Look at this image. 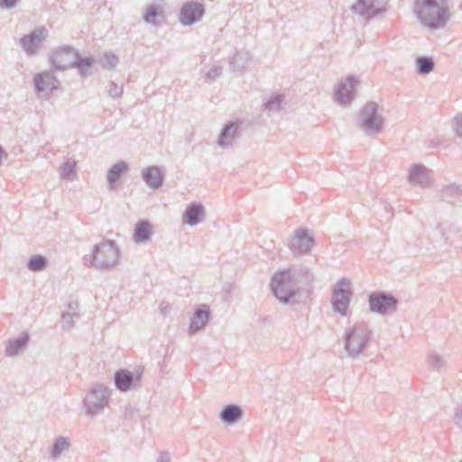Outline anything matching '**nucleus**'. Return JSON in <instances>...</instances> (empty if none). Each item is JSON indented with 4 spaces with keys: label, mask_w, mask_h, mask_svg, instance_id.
<instances>
[{
    "label": "nucleus",
    "mask_w": 462,
    "mask_h": 462,
    "mask_svg": "<svg viewBox=\"0 0 462 462\" xmlns=\"http://www.w3.org/2000/svg\"><path fill=\"white\" fill-rule=\"evenodd\" d=\"M33 88L37 93L45 91L53 92L60 89V82L53 72L43 70L34 74Z\"/></svg>",
    "instance_id": "ddd939ff"
},
{
    "label": "nucleus",
    "mask_w": 462,
    "mask_h": 462,
    "mask_svg": "<svg viewBox=\"0 0 462 462\" xmlns=\"http://www.w3.org/2000/svg\"><path fill=\"white\" fill-rule=\"evenodd\" d=\"M108 94L113 98L119 97L123 94V87L118 86L115 82H110L109 88H108Z\"/></svg>",
    "instance_id": "58836bf2"
},
{
    "label": "nucleus",
    "mask_w": 462,
    "mask_h": 462,
    "mask_svg": "<svg viewBox=\"0 0 462 462\" xmlns=\"http://www.w3.org/2000/svg\"><path fill=\"white\" fill-rule=\"evenodd\" d=\"M48 266V259L42 254H33L28 258L26 267L29 271L38 273L45 270Z\"/></svg>",
    "instance_id": "c85d7f7f"
},
{
    "label": "nucleus",
    "mask_w": 462,
    "mask_h": 462,
    "mask_svg": "<svg viewBox=\"0 0 462 462\" xmlns=\"http://www.w3.org/2000/svg\"><path fill=\"white\" fill-rule=\"evenodd\" d=\"M287 271V273L277 275V277H279V282H282V279H284V276H286L287 279L291 277V280L295 283L296 287L300 289V285H310L314 281V276L308 267L300 266L288 268Z\"/></svg>",
    "instance_id": "dca6fc26"
},
{
    "label": "nucleus",
    "mask_w": 462,
    "mask_h": 462,
    "mask_svg": "<svg viewBox=\"0 0 462 462\" xmlns=\"http://www.w3.org/2000/svg\"><path fill=\"white\" fill-rule=\"evenodd\" d=\"M210 317L209 307L207 304L199 305L194 311L193 317L190 319L189 325V334H195L199 330L204 328L208 324Z\"/></svg>",
    "instance_id": "6ab92c4d"
},
{
    "label": "nucleus",
    "mask_w": 462,
    "mask_h": 462,
    "mask_svg": "<svg viewBox=\"0 0 462 462\" xmlns=\"http://www.w3.org/2000/svg\"><path fill=\"white\" fill-rule=\"evenodd\" d=\"M455 422L456 424L462 428V405L456 408L455 411Z\"/></svg>",
    "instance_id": "37998d69"
},
{
    "label": "nucleus",
    "mask_w": 462,
    "mask_h": 462,
    "mask_svg": "<svg viewBox=\"0 0 462 462\" xmlns=\"http://www.w3.org/2000/svg\"><path fill=\"white\" fill-rule=\"evenodd\" d=\"M79 303L78 302H70L69 304V308L71 310V312L77 311L79 312Z\"/></svg>",
    "instance_id": "a18cd8bd"
},
{
    "label": "nucleus",
    "mask_w": 462,
    "mask_h": 462,
    "mask_svg": "<svg viewBox=\"0 0 462 462\" xmlns=\"http://www.w3.org/2000/svg\"><path fill=\"white\" fill-rule=\"evenodd\" d=\"M430 173L431 171L421 163L413 164L409 170L408 181L420 187H426L430 183Z\"/></svg>",
    "instance_id": "412c9836"
},
{
    "label": "nucleus",
    "mask_w": 462,
    "mask_h": 462,
    "mask_svg": "<svg viewBox=\"0 0 462 462\" xmlns=\"http://www.w3.org/2000/svg\"><path fill=\"white\" fill-rule=\"evenodd\" d=\"M453 129L456 134L462 138V116H457L453 120Z\"/></svg>",
    "instance_id": "a19ab883"
},
{
    "label": "nucleus",
    "mask_w": 462,
    "mask_h": 462,
    "mask_svg": "<svg viewBox=\"0 0 462 462\" xmlns=\"http://www.w3.org/2000/svg\"><path fill=\"white\" fill-rule=\"evenodd\" d=\"M314 236L305 227H299L295 230L290 247L294 254H303L310 252L314 245Z\"/></svg>",
    "instance_id": "f8f14e48"
},
{
    "label": "nucleus",
    "mask_w": 462,
    "mask_h": 462,
    "mask_svg": "<svg viewBox=\"0 0 462 462\" xmlns=\"http://www.w3.org/2000/svg\"><path fill=\"white\" fill-rule=\"evenodd\" d=\"M461 195L462 185L449 184L441 189V198L448 202H452L453 199Z\"/></svg>",
    "instance_id": "2f4dec72"
},
{
    "label": "nucleus",
    "mask_w": 462,
    "mask_h": 462,
    "mask_svg": "<svg viewBox=\"0 0 462 462\" xmlns=\"http://www.w3.org/2000/svg\"><path fill=\"white\" fill-rule=\"evenodd\" d=\"M152 226L148 220L138 221L134 228V241L137 244L147 243L152 239Z\"/></svg>",
    "instance_id": "b1692460"
},
{
    "label": "nucleus",
    "mask_w": 462,
    "mask_h": 462,
    "mask_svg": "<svg viewBox=\"0 0 462 462\" xmlns=\"http://www.w3.org/2000/svg\"><path fill=\"white\" fill-rule=\"evenodd\" d=\"M206 13L203 4L198 1L184 3L180 10L179 21L183 26H191L199 22Z\"/></svg>",
    "instance_id": "9d476101"
},
{
    "label": "nucleus",
    "mask_w": 462,
    "mask_h": 462,
    "mask_svg": "<svg viewBox=\"0 0 462 462\" xmlns=\"http://www.w3.org/2000/svg\"><path fill=\"white\" fill-rule=\"evenodd\" d=\"M353 296L351 281L348 278H340L332 289L331 306L335 312L346 316Z\"/></svg>",
    "instance_id": "39448f33"
},
{
    "label": "nucleus",
    "mask_w": 462,
    "mask_h": 462,
    "mask_svg": "<svg viewBox=\"0 0 462 462\" xmlns=\"http://www.w3.org/2000/svg\"><path fill=\"white\" fill-rule=\"evenodd\" d=\"M378 108L377 103L368 101L358 113L357 125L366 135L376 134L383 130L384 119Z\"/></svg>",
    "instance_id": "20e7f679"
},
{
    "label": "nucleus",
    "mask_w": 462,
    "mask_h": 462,
    "mask_svg": "<svg viewBox=\"0 0 462 462\" xmlns=\"http://www.w3.org/2000/svg\"><path fill=\"white\" fill-rule=\"evenodd\" d=\"M129 170L128 163L125 161H119L112 165L106 175L107 184L109 189L113 190L117 185L120 177Z\"/></svg>",
    "instance_id": "a878e982"
},
{
    "label": "nucleus",
    "mask_w": 462,
    "mask_h": 462,
    "mask_svg": "<svg viewBox=\"0 0 462 462\" xmlns=\"http://www.w3.org/2000/svg\"><path fill=\"white\" fill-rule=\"evenodd\" d=\"M435 67L433 58L429 56H419L416 58V70L420 75L430 73Z\"/></svg>",
    "instance_id": "c756f323"
},
{
    "label": "nucleus",
    "mask_w": 462,
    "mask_h": 462,
    "mask_svg": "<svg viewBox=\"0 0 462 462\" xmlns=\"http://www.w3.org/2000/svg\"><path fill=\"white\" fill-rule=\"evenodd\" d=\"M120 250L113 240H105L96 245L88 256L89 266L109 270L118 263Z\"/></svg>",
    "instance_id": "7ed1b4c3"
},
{
    "label": "nucleus",
    "mask_w": 462,
    "mask_h": 462,
    "mask_svg": "<svg viewBox=\"0 0 462 462\" xmlns=\"http://www.w3.org/2000/svg\"><path fill=\"white\" fill-rule=\"evenodd\" d=\"M30 341V335L27 331L22 332L16 338L9 340L5 346V355L14 356L26 347Z\"/></svg>",
    "instance_id": "393cba45"
},
{
    "label": "nucleus",
    "mask_w": 462,
    "mask_h": 462,
    "mask_svg": "<svg viewBox=\"0 0 462 462\" xmlns=\"http://www.w3.org/2000/svg\"><path fill=\"white\" fill-rule=\"evenodd\" d=\"M69 448V439L66 437H58L52 445L51 457L52 458L59 457L62 452L68 450Z\"/></svg>",
    "instance_id": "7c9ffc66"
},
{
    "label": "nucleus",
    "mask_w": 462,
    "mask_h": 462,
    "mask_svg": "<svg viewBox=\"0 0 462 462\" xmlns=\"http://www.w3.org/2000/svg\"><path fill=\"white\" fill-rule=\"evenodd\" d=\"M358 79L354 75H348L345 80L340 81L335 88V101L341 106L350 104L355 97L356 86Z\"/></svg>",
    "instance_id": "9b49d317"
},
{
    "label": "nucleus",
    "mask_w": 462,
    "mask_h": 462,
    "mask_svg": "<svg viewBox=\"0 0 462 462\" xmlns=\"http://www.w3.org/2000/svg\"><path fill=\"white\" fill-rule=\"evenodd\" d=\"M445 360L444 358L437 354V353H431L429 355V366L433 369L439 371L445 365Z\"/></svg>",
    "instance_id": "c9c22d12"
},
{
    "label": "nucleus",
    "mask_w": 462,
    "mask_h": 462,
    "mask_svg": "<svg viewBox=\"0 0 462 462\" xmlns=\"http://www.w3.org/2000/svg\"><path fill=\"white\" fill-rule=\"evenodd\" d=\"M399 300L396 297L384 291L371 292L368 296V306L372 313L386 315L396 311Z\"/></svg>",
    "instance_id": "0eeeda50"
},
{
    "label": "nucleus",
    "mask_w": 462,
    "mask_h": 462,
    "mask_svg": "<svg viewBox=\"0 0 462 462\" xmlns=\"http://www.w3.org/2000/svg\"><path fill=\"white\" fill-rule=\"evenodd\" d=\"M243 417V408L235 403L225 405L219 412V419L226 425H234Z\"/></svg>",
    "instance_id": "4be33fe9"
},
{
    "label": "nucleus",
    "mask_w": 462,
    "mask_h": 462,
    "mask_svg": "<svg viewBox=\"0 0 462 462\" xmlns=\"http://www.w3.org/2000/svg\"><path fill=\"white\" fill-rule=\"evenodd\" d=\"M76 172V163L72 162H65L61 166V177L68 179L70 174Z\"/></svg>",
    "instance_id": "4c0bfd02"
},
{
    "label": "nucleus",
    "mask_w": 462,
    "mask_h": 462,
    "mask_svg": "<svg viewBox=\"0 0 462 462\" xmlns=\"http://www.w3.org/2000/svg\"><path fill=\"white\" fill-rule=\"evenodd\" d=\"M79 318V313L74 312H63L61 316V326L63 329L69 330L73 327V319Z\"/></svg>",
    "instance_id": "f704fd0d"
},
{
    "label": "nucleus",
    "mask_w": 462,
    "mask_h": 462,
    "mask_svg": "<svg viewBox=\"0 0 462 462\" xmlns=\"http://www.w3.org/2000/svg\"><path fill=\"white\" fill-rule=\"evenodd\" d=\"M118 63V57L114 54L113 52H106L104 55V60L102 67L105 69H114L116 64Z\"/></svg>",
    "instance_id": "e433bc0d"
},
{
    "label": "nucleus",
    "mask_w": 462,
    "mask_h": 462,
    "mask_svg": "<svg viewBox=\"0 0 462 462\" xmlns=\"http://www.w3.org/2000/svg\"><path fill=\"white\" fill-rule=\"evenodd\" d=\"M162 14L163 10L160 5H151L147 7L143 19L146 23L156 25L155 19L159 16H162Z\"/></svg>",
    "instance_id": "473e14b6"
},
{
    "label": "nucleus",
    "mask_w": 462,
    "mask_h": 462,
    "mask_svg": "<svg viewBox=\"0 0 462 462\" xmlns=\"http://www.w3.org/2000/svg\"><path fill=\"white\" fill-rule=\"evenodd\" d=\"M20 0H0V8L10 10L16 6Z\"/></svg>",
    "instance_id": "79ce46f5"
},
{
    "label": "nucleus",
    "mask_w": 462,
    "mask_h": 462,
    "mask_svg": "<svg viewBox=\"0 0 462 462\" xmlns=\"http://www.w3.org/2000/svg\"><path fill=\"white\" fill-rule=\"evenodd\" d=\"M84 406L89 414H97L108 402L107 388L98 384L89 390L84 398Z\"/></svg>",
    "instance_id": "1a4fd4ad"
},
{
    "label": "nucleus",
    "mask_w": 462,
    "mask_h": 462,
    "mask_svg": "<svg viewBox=\"0 0 462 462\" xmlns=\"http://www.w3.org/2000/svg\"><path fill=\"white\" fill-rule=\"evenodd\" d=\"M43 28L35 29L30 33L23 36L20 39V44L24 51L29 54H34L43 40V36L42 35Z\"/></svg>",
    "instance_id": "5701e85b"
},
{
    "label": "nucleus",
    "mask_w": 462,
    "mask_h": 462,
    "mask_svg": "<svg viewBox=\"0 0 462 462\" xmlns=\"http://www.w3.org/2000/svg\"><path fill=\"white\" fill-rule=\"evenodd\" d=\"M206 214L205 207L200 202H191L183 212V222L194 226L202 222Z\"/></svg>",
    "instance_id": "aec40b11"
},
{
    "label": "nucleus",
    "mask_w": 462,
    "mask_h": 462,
    "mask_svg": "<svg viewBox=\"0 0 462 462\" xmlns=\"http://www.w3.org/2000/svg\"><path fill=\"white\" fill-rule=\"evenodd\" d=\"M413 12L420 23L430 30L444 28L449 20L448 0H414Z\"/></svg>",
    "instance_id": "f257e3e1"
},
{
    "label": "nucleus",
    "mask_w": 462,
    "mask_h": 462,
    "mask_svg": "<svg viewBox=\"0 0 462 462\" xmlns=\"http://www.w3.org/2000/svg\"><path fill=\"white\" fill-rule=\"evenodd\" d=\"M223 73V68L221 66H215L207 71V78L210 80H215L220 77Z\"/></svg>",
    "instance_id": "ea45409f"
},
{
    "label": "nucleus",
    "mask_w": 462,
    "mask_h": 462,
    "mask_svg": "<svg viewBox=\"0 0 462 462\" xmlns=\"http://www.w3.org/2000/svg\"><path fill=\"white\" fill-rule=\"evenodd\" d=\"M282 101H283L282 95L273 94L263 103V106L267 110L278 111L281 107V104Z\"/></svg>",
    "instance_id": "72a5a7b5"
},
{
    "label": "nucleus",
    "mask_w": 462,
    "mask_h": 462,
    "mask_svg": "<svg viewBox=\"0 0 462 462\" xmlns=\"http://www.w3.org/2000/svg\"><path fill=\"white\" fill-rule=\"evenodd\" d=\"M229 62L232 72L242 74L249 63V59L247 53L236 52Z\"/></svg>",
    "instance_id": "cd10ccee"
},
{
    "label": "nucleus",
    "mask_w": 462,
    "mask_h": 462,
    "mask_svg": "<svg viewBox=\"0 0 462 462\" xmlns=\"http://www.w3.org/2000/svg\"><path fill=\"white\" fill-rule=\"evenodd\" d=\"M287 269L278 270L272 276V280L270 282V287L273 294L275 298L283 304H290L291 300L295 298L297 293L299 292V288L296 287L295 283L292 282L291 277L287 279L284 276V279H282V282H279L278 274L287 273Z\"/></svg>",
    "instance_id": "423d86ee"
},
{
    "label": "nucleus",
    "mask_w": 462,
    "mask_h": 462,
    "mask_svg": "<svg viewBox=\"0 0 462 462\" xmlns=\"http://www.w3.org/2000/svg\"><path fill=\"white\" fill-rule=\"evenodd\" d=\"M95 58L92 56L82 57L79 52L75 60V63L72 68L77 69L79 75L81 78H87L94 73L93 68L95 64Z\"/></svg>",
    "instance_id": "bb28decb"
},
{
    "label": "nucleus",
    "mask_w": 462,
    "mask_h": 462,
    "mask_svg": "<svg viewBox=\"0 0 462 462\" xmlns=\"http://www.w3.org/2000/svg\"><path fill=\"white\" fill-rule=\"evenodd\" d=\"M78 51L70 45H63L53 50L49 57L51 66L59 71H64L73 67Z\"/></svg>",
    "instance_id": "6e6552de"
},
{
    "label": "nucleus",
    "mask_w": 462,
    "mask_h": 462,
    "mask_svg": "<svg viewBox=\"0 0 462 462\" xmlns=\"http://www.w3.org/2000/svg\"><path fill=\"white\" fill-rule=\"evenodd\" d=\"M372 330L365 323H356L346 330L343 340L344 348L351 357H358L366 348L372 337Z\"/></svg>",
    "instance_id": "f03ea898"
},
{
    "label": "nucleus",
    "mask_w": 462,
    "mask_h": 462,
    "mask_svg": "<svg viewBox=\"0 0 462 462\" xmlns=\"http://www.w3.org/2000/svg\"><path fill=\"white\" fill-rule=\"evenodd\" d=\"M133 412H134L133 407H131V406L125 407V416H128V414L131 415Z\"/></svg>",
    "instance_id": "49530a36"
},
{
    "label": "nucleus",
    "mask_w": 462,
    "mask_h": 462,
    "mask_svg": "<svg viewBox=\"0 0 462 462\" xmlns=\"http://www.w3.org/2000/svg\"><path fill=\"white\" fill-rule=\"evenodd\" d=\"M350 10L353 14L370 21L385 12L384 7L375 5V0H356Z\"/></svg>",
    "instance_id": "2eb2a0df"
},
{
    "label": "nucleus",
    "mask_w": 462,
    "mask_h": 462,
    "mask_svg": "<svg viewBox=\"0 0 462 462\" xmlns=\"http://www.w3.org/2000/svg\"><path fill=\"white\" fill-rule=\"evenodd\" d=\"M242 121H228L226 123L218 135L217 145L221 148H227L233 145V141L240 136Z\"/></svg>",
    "instance_id": "4468645a"
},
{
    "label": "nucleus",
    "mask_w": 462,
    "mask_h": 462,
    "mask_svg": "<svg viewBox=\"0 0 462 462\" xmlns=\"http://www.w3.org/2000/svg\"><path fill=\"white\" fill-rule=\"evenodd\" d=\"M141 374H134L127 369H119L114 374L115 386L120 392H128L141 381Z\"/></svg>",
    "instance_id": "a211bd4d"
},
{
    "label": "nucleus",
    "mask_w": 462,
    "mask_h": 462,
    "mask_svg": "<svg viewBox=\"0 0 462 462\" xmlns=\"http://www.w3.org/2000/svg\"><path fill=\"white\" fill-rule=\"evenodd\" d=\"M158 462H171V457L169 453L161 452L160 457L158 458Z\"/></svg>",
    "instance_id": "c03bdc74"
},
{
    "label": "nucleus",
    "mask_w": 462,
    "mask_h": 462,
    "mask_svg": "<svg viewBox=\"0 0 462 462\" xmlns=\"http://www.w3.org/2000/svg\"><path fill=\"white\" fill-rule=\"evenodd\" d=\"M141 177L148 188L158 189L164 183L165 171L161 166H148L143 169Z\"/></svg>",
    "instance_id": "f3484780"
}]
</instances>
